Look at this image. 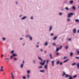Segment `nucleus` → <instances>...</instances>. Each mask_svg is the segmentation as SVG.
<instances>
[{
	"label": "nucleus",
	"instance_id": "f257e3e1",
	"mask_svg": "<svg viewBox=\"0 0 79 79\" xmlns=\"http://www.w3.org/2000/svg\"><path fill=\"white\" fill-rule=\"evenodd\" d=\"M0 71L1 72H3L4 71V69H3V66H1L0 69Z\"/></svg>",
	"mask_w": 79,
	"mask_h": 79
},
{
	"label": "nucleus",
	"instance_id": "f03ea898",
	"mask_svg": "<svg viewBox=\"0 0 79 79\" xmlns=\"http://www.w3.org/2000/svg\"><path fill=\"white\" fill-rule=\"evenodd\" d=\"M73 15V13H71L68 14V18H69L71 17V16H72Z\"/></svg>",
	"mask_w": 79,
	"mask_h": 79
},
{
	"label": "nucleus",
	"instance_id": "7ed1b4c3",
	"mask_svg": "<svg viewBox=\"0 0 79 79\" xmlns=\"http://www.w3.org/2000/svg\"><path fill=\"white\" fill-rule=\"evenodd\" d=\"M45 60H44L43 63L40 62V64L43 66V65H44V64H45Z\"/></svg>",
	"mask_w": 79,
	"mask_h": 79
},
{
	"label": "nucleus",
	"instance_id": "20e7f679",
	"mask_svg": "<svg viewBox=\"0 0 79 79\" xmlns=\"http://www.w3.org/2000/svg\"><path fill=\"white\" fill-rule=\"evenodd\" d=\"M11 76H12V79H15V78L14 77V76L13 75V74L12 73H11Z\"/></svg>",
	"mask_w": 79,
	"mask_h": 79
},
{
	"label": "nucleus",
	"instance_id": "39448f33",
	"mask_svg": "<svg viewBox=\"0 0 79 79\" xmlns=\"http://www.w3.org/2000/svg\"><path fill=\"white\" fill-rule=\"evenodd\" d=\"M52 66H54V60H52Z\"/></svg>",
	"mask_w": 79,
	"mask_h": 79
},
{
	"label": "nucleus",
	"instance_id": "423d86ee",
	"mask_svg": "<svg viewBox=\"0 0 79 79\" xmlns=\"http://www.w3.org/2000/svg\"><path fill=\"white\" fill-rule=\"evenodd\" d=\"M45 69H47V64H46L44 66V67Z\"/></svg>",
	"mask_w": 79,
	"mask_h": 79
},
{
	"label": "nucleus",
	"instance_id": "0eeeda50",
	"mask_svg": "<svg viewBox=\"0 0 79 79\" xmlns=\"http://www.w3.org/2000/svg\"><path fill=\"white\" fill-rule=\"evenodd\" d=\"M77 68L78 69H79V63H77Z\"/></svg>",
	"mask_w": 79,
	"mask_h": 79
},
{
	"label": "nucleus",
	"instance_id": "6e6552de",
	"mask_svg": "<svg viewBox=\"0 0 79 79\" xmlns=\"http://www.w3.org/2000/svg\"><path fill=\"white\" fill-rule=\"evenodd\" d=\"M69 60V59L66 60L64 61L63 63H66V62H67V61H68Z\"/></svg>",
	"mask_w": 79,
	"mask_h": 79
},
{
	"label": "nucleus",
	"instance_id": "1a4fd4ad",
	"mask_svg": "<svg viewBox=\"0 0 79 79\" xmlns=\"http://www.w3.org/2000/svg\"><path fill=\"white\" fill-rule=\"evenodd\" d=\"M5 60H8L7 61H9V60H10V59L8 58H6L5 59Z\"/></svg>",
	"mask_w": 79,
	"mask_h": 79
},
{
	"label": "nucleus",
	"instance_id": "9d476101",
	"mask_svg": "<svg viewBox=\"0 0 79 79\" xmlns=\"http://www.w3.org/2000/svg\"><path fill=\"white\" fill-rule=\"evenodd\" d=\"M38 59H39V60H41V62H42L43 60H42V58H40V57H38Z\"/></svg>",
	"mask_w": 79,
	"mask_h": 79
},
{
	"label": "nucleus",
	"instance_id": "9b49d317",
	"mask_svg": "<svg viewBox=\"0 0 79 79\" xmlns=\"http://www.w3.org/2000/svg\"><path fill=\"white\" fill-rule=\"evenodd\" d=\"M12 56H17V54L14 53L13 54Z\"/></svg>",
	"mask_w": 79,
	"mask_h": 79
},
{
	"label": "nucleus",
	"instance_id": "f8f14e48",
	"mask_svg": "<svg viewBox=\"0 0 79 79\" xmlns=\"http://www.w3.org/2000/svg\"><path fill=\"white\" fill-rule=\"evenodd\" d=\"M40 73H44V72L45 71V70H40Z\"/></svg>",
	"mask_w": 79,
	"mask_h": 79
},
{
	"label": "nucleus",
	"instance_id": "ddd939ff",
	"mask_svg": "<svg viewBox=\"0 0 79 79\" xmlns=\"http://www.w3.org/2000/svg\"><path fill=\"white\" fill-rule=\"evenodd\" d=\"M26 17L25 16V17H23V18H21L22 19H26Z\"/></svg>",
	"mask_w": 79,
	"mask_h": 79
},
{
	"label": "nucleus",
	"instance_id": "4468645a",
	"mask_svg": "<svg viewBox=\"0 0 79 79\" xmlns=\"http://www.w3.org/2000/svg\"><path fill=\"white\" fill-rule=\"evenodd\" d=\"M73 33H76V29H74L73 30Z\"/></svg>",
	"mask_w": 79,
	"mask_h": 79
},
{
	"label": "nucleus",
	"instance_id": "2eb2a0df",
	"mask_svg": "<svg viewBox=\"0 0 79 79\" xmlns=\"http://www.w3.org/2000/svg\"><path fill=\"white\" fill-rule=\"evenodd\" d=\"M64 75H65V76H66V73H65V72H64L63 73V74H62V76H64Z\"/></svg>",
	"mask_w": 79,
	"mask_h": 79
},
{
	"label": "nucleus",
	"instance_id": "dca6fc26",
	"mask_svg": "<svg viewBox=\"0 0 79 79\" xmlns=\"http://www.w3.org/2000/svg\"><path fill=\"white\" fill-rule=\"evenodd\" d=\"M13 55L11 56H10V59H11V60H12V59H13Z\"/></svg>",
	"mask_w": 79,
	"mask_h": 79
},
{
	"label": "nucleus",
	"instance_id": "f3484780",
	"mask_svg": "<svg viewBox=\"0 0 79 79\" xmlns=\"http://www.w3.org/2000/svg\"><path fill=\"white\" fill-rule=\"evenodd\" d=\"M52 54H50L49 56L51 58V59H52V58H53V57H52Z\"/></svg>",
	"mask_w": 79,
	"mask_h": 79
},
{
	"label": "nucleus",
	"instance_id": "a211bd4d",
	"mask_svg": "<svg viewBox=\"0 0 79 79\" xmlns=\"http://www.w3.org/2000/svg\"><path fill=\"white\" fill-rule=\"evenodd\" d=\"M59 50H60V48H57L56 49V52H58V51Z\"/></svg>",
	"mask_w": 79,
	"mask_h": 79
},
{
	"label": "nucleus",
	"instance_id": "6ab92c4d",
	"mask_svg": "<svg viewBox=\"0 0 79 79\" xmlns=\"http://www.w3.org/2000/svg\"><path fill=\"white\" fill-rule=\"evenodd\" d=\"M70 4H73V1H70Z\"/></svg>",
	"mask_w": 79,
	"mask_h": 79
},
{
	"label": "nucleus",
	"instance_id": "aec40b11",
	"mask_svg": "<svg viewBox=\"0 0 79 79\" xmlns=\"http://www.w3.org/2000/svg\"><path fill=\"white\" fill-rule=\"evenodd\" d=\"M23 64H22L21 65V66H20V68H23Z\"/></svg>",
	"mask_w": 79,
	"mask_h": 79
},
{
	"label": "nucleus",
	"instance_id": "412c9836",
	"mask_svg": "<svg viewBox=\"0 0 79 79\" xmlns=\"http://www.w3.org/2000/svg\"><path fill=\"white\" fill-rule=\"evenodd\" d=\"M65 9L67 11L69 10V8H68V7H65Z\"/></svg>",
	"mask_w": 79,
	"mask_h": 79
},
{
	"label": "nucleus",
	"instance_id": "4be33fe9",
	"mask_svg": "<svg viewBox=\"0 0 79 79\" xmlns=\"http://www.w3.org/2000/svg\"><path fill=\"white\" fill-rule=\"evenodd\" d=\"M56 38H57V36H55L53 39V40H56Z\"/></svg>",
	"mask_w": 79,
	"mask_h": 79
},
{
	"label": "nucleus",
	"instance_id": "5701e85b",
	"mask_svg": "<svg viewBox=\"0 0 79 79\" xmlns=\"http://www.w3.org/2000/svg\"><path fill=\"white\" fill-rule=\"evenodd\" d=\"M29 77H30V76L29 75V74H28L27 75V77L28 79H29Z\"/></svg>",
	"mask_w": 79,
	"mask_h": 79
},
{
	"label": "nucleus",
	"instance_id": "b1692460",
	"mask_svg": "<svg viewBox=\"0 0 79 79\" xmlns=\"http://www.w3.org/2000/svg\"><path fill=\"white\" fill-rule=\"evenodd\" d=\"M52 26H51L50 28H49V31H51V30H52Z\"/></svg>",
	"mask_w": 79,
	"mask_h": 79
},
{
	"label": "nucleus",
	"instance_id": "393cba45",
	"mask_svg": "<svg viewBox=\"0 0 79 79\" xmlns=\"http://www.w3.org/2000/svg\"><path fill=\"white\" fill-rule=\"evenodd\" d=\"M38 68H39V69H42V67L41 66H40L38 67Z\"/></svg>",
	"mask_w": 79,
	"mask_h": 79
},
{
	"label": "nucleus",
	"instance_id": "a878e982",
	"mask_svg": "<svg viewBox=\"0 0 79 79\" xmlns=\"http://www.w3.org/2000/svg\"><path fill=\"white\" fill-rule=\"evenodd\" d=\"M72 9H73V10H75L76 9V8L75 7V6H73L72 7Z\"/></svg>",
	"mask_w": 79,
	"mask_h": 79
},
{
	"label": "nucleus",
	"instance_id": "bb28decb",
	"mask_svg": "<svg viewBox=\"0 0 79 79\" xmlns=\"http://www.w3.org/2000/svg\"><path fill=\"white\" fill-rule=\"evenodd\" d=\"M2 40H3V41H5V40H6V39L5 38H2Z\"/></svg>",
	"mask_w": 79,
	"mask_h": 79
},
{
	"label": "nucleus",
	"instance_id": "cd10ccee",
	"mask_svg": "<svg viewBox=\"0 0 79 79\" xmlns=\"http://www.w3.org/2000/svg\"><path fill=\"white\" fill-rule=\"evenodd\" d=\"M75 21L76 22H77L78 23H79V20H78V19H75Z\"/></svg>",
	"mask_w": 79,
	"mask_h": 79
},
{
	"label": "nucleus",
	"instance_id": "c85d7f7f",
	"mask_svg": "<svg viewBox=\"0 0 79 79\" xmlns=\"http://www.w3.org/2000/svg\"><path fill=\"white\" fill-rule=\"evenodd\" d=\"M14 61H16V60H17V58L16 57H15L14 58Z\"/></svg>",
	"mask_w": 79,
	"mask_h": 79
},
{
	"label": "nucleus",
	"instance_id": "c756f323",
	"mask_svg": "<svg viewBox=\"0 0 79 79\" xmlns=\"http://www.w3.org/2000/svg\"><path fill=\"white\" fill-rule=\"evenodd\" d=\"M59 62L60 61L59 60L57 61L56 63V64H59Z\"/></svg>",
	"mask_w": 79,
	"mask_h": 79
},
{
	"label": "nucleus",
	"instance_id": "7c9ffc66",
	"mask_svg": "<svg viewBox=\"0 0 79 79\" xmlns=\"http://www.w3.org/2000/svg\"><path fill=\"white\" fill-rule=\"evenodd\" d=\"M73 53L72 52H71L70 53V55L71 56H73Z\"/></svg>",
	"mask_w": 79,
	"mask_h": 79
},
{
	"label": "nucleus",
	"instance_id": "2f4dec72",
	"mask_svg": "<svg viewBox=\"0 0 79 79\" xmlns=\"http://www.w3.org/2000/svg\"><path fill=\"white\" fill-rule=\"evenodd\" d=\"M29 37L30 38V40H32V37L29 36Z\"/></svg>",
	"mask_w": 79,
	"mask_h": 79
},
{
	"label": "nucleus",
	"instance_id": "473e14b6",
	"mask_svg": "<svg viewBox=\"0 0 79 79\" xmlns=\"http://www.w3.org/2000/svg\"><path fill=\"white\" fill-rule=\"evenodd\" d=\"M76 63H73L72 64V66H74V65H76Z\"/></svg>",
	"mask_w": 79,
	"mask_h": 79
},
{
	"label": "nucleus",
	"instance_id": "72a5a7b5",
	"mask_svg": "<svg viewBox=\"0 0 79 79\" xmlns=\"http://www.w3.org/2000/svg\"><path fill=\"white\" fill-rule=\"evenodd\" d=\"M69 77V75H65V77Z\"/></svg>",
	"mask_w": 79,
	"mask_h": 79
},
{
	"label": "nucleus",
	"instance_id": "f704fd0d",
	"mask_svg": "<svg viewBox=\"0 0 79 79\" xmlns=\"http://www.w3.org/2000/svg\"><path fill=\"white\" fill-rule=\"evenodd\" d=\"M48 44V43H47V42H46L45 44V46H47V45Z\"/></svg>",
	"mask_w": 79,
	"mask_h": 79
},
{
	"label": "nucleus",
	"instance_id": "c9c22d12",
	"mask_svg": "<svg viewBox=\"0 0 79 79\" xmlns=\"http://www.w3.org/2000/svg\"><path fill=\"white\" fill-rule=\"evenodd\" d=\"M27 73H28V74L29 73H30V70H27Z\"/></svg>",
	"mask_w": 79,
	"mask_h": 79
},
{
	"label": "nucleus",
	"instance_id": "e433bc0d",
	"mask_svg": "<svg viewBox=\"0 0 79 79\" xmlns=\"http://www.w3.org/2000/svg\"><path fill=\"white\" fill-rule=\"evenodd\" d=\"M77 77V76L76 75H75L73 76V78H75V77Z\"/></svg>",
	"mask_w": 79,
	"mask_h": 79
},
{
	"label": "nucleus",
	"instance_id": "4c0bfd02",
	"mask_svg": "<svg viewBox=\"0 0 79 79\" xmlns=\"http://www.w3.org/2000/svg\"><path fill=\"white\" fill-rule=\"evenodd\" d=\"M56 55H57V56H58V55H59V52H57L56 53Z\"/></svg>",
	"mask_w": 79,
	"mask_h": 79
},
{
	"label": "nucleus",
	"instance_id": "58836bf2",
	"mask_svg": "<svg viewBox=\"0 0 79 79\" xmlns=\"http://www.w3.org/2000/svg\"><path fill=\"white\" fill-rule=\"evenodd\" d=\"M65 49H68V46H66L65 47Z\"/></svg>",
	"mask_w": 79,
	"mask_h": 79
},
{
	"label": "nucleus",
	"instance_id": "ea45409f",
	"mask_svg": "<svg viewBox=\"0 0 79 79\" xmlns=\"http://www.w3.org/2000/svg\"><path fill=\"white\" fill-rule=\"evenodd\" d=\"M62 46H61L60 47V48H59V49H61V48H62Z\"/></svg>",
	"mask_w": 79,
	"mask_h": 79
},
{
	"label": "nucleus",
	"instance_id": "a19ab883",
	"mask_svg": "<svg viewBox=\"0 0 79 79\" xmlns=\"http://www.w3.org/2000/svg\"><path fill=\"white\" fill-rule=\"evenodd\" d=\"M26 37H30V36H29V35H26Z\"/></svg>",
	"mask_w": 79,
	"mask_h": 79
},
{
	"label": "nucleus",
	"instance_id": "79ce46f5",
	"mask_svg": "<svg viewBox=\"0 0 79 79\" xmlns=\"http://www.w3.org/2000/svg\"><path fill=\"white\" fill-rule=\"evenodd\" d=\"M33 63H34L35 64V63L36 62H35V60H33Z\"/></svg>",
	"mask_w": 79,
	"mask_h": 79
},
{
	"label": "nucleus",
	"instance_id": "37998d69",
	"mask_svg": "<svg viewBox=\"0 0 79 79\" xmlns=\"http://www.w3.org/2000/svg\"><path fill=\"white\" fill-rule=\"evenodd\" d=\"M10 53H14V51H12L10 52Z\"/></svg>",
	"mask_w": 79,
	"mask_h": 79
},
{
	"label": "nucleus",
	"instance_id": "c03bdc74",
	"mask_svg": "<svg viewBox=\"0 0 79 79\" xmlns=\"http://www.w3.org/2000/svg\"><path fill=\"white\" fill-rule=\"evenodd\" d=\"M60 65H62L63 64V63L62 62H60Z\"/></svg>",
	"mask_w": 79,
	"mask_h": 79
},
{
	"label": "nucleus",
	"instance_id": "a18cd8bd",
	"mask_svg": "<svg viewBox=\"0 0 79 79\" xmlns=\"http://www.w3.org/2000/svg\"><path fill=\"white\" fill-rule=\"evenodd\" d=\"M52 45H53L54 46H55V45H56V44H55V43H53V44H52Z\"/></svg>",
	"mask_w": 79,
	"mask_h": 79
},
{
	"label": "nucleus",
	"instance_id": "49530a36",
	"mask_svg": "<svg viewBox=\"0 0 79 79\" xmlns=\"http://www.w3.org/2000/svg\"><path fill=\"white\" fill-rule=\"evenodd\" d=\"M23 79H26V77H23Z\"/></svg>",
	"mask_w": 79,
	"mask_h": 79
},
{
	"label": "nucleus",
	"instance_id": "de8ad7c7",
	"mask_svg": "<svg viewBox=\"0 0 79 79\" xmlns=\"http://www.w3.org/2000/svg\"><path fill=\"white\" fill-rule=\"evenodd\" d=\"M77 54H78V55H79V51H77Z\"/></svg>",
	"mask_w": 79,
	"mask_h": 79
},
{
	"label": "nucleus",
	"instance_id": "09e8293b",
	"mask_svg": "<svg viewBox=\"0 0 79 79\" xmlns=\"http://www.w3.org/2000/svg\"><path fill=\"white\" fill-rule=\"evenodd\" d=\"M75 58L77 59H79V57H76Z\"/></svg>",
	"mask_w": 79,
	"mask_h": 79
},
{
	"label": "nucleus",
	"instance_id": "8fccbe9b",
	"mask_svg": "<svg viewBox=\"0 0 79 79\" xmlns=\"http://www.w3.org/2000/svg\"><path fill=\"white\" fill-rule=\"evenodd\" d=\"M71 40V38H69L68 40H69V41H70Z\"/></svg>",
	"mask_w": 79,
	"mask_h": 79
},
{
	"label": "nucleus",
	"instance_id": "3c124183",
	"mask_svg": "<svg viewBox=\"0 0 79 79\" xmlns=\"http://www.w3.org/2000/svg\"><path fill=\"white\" fill-rule=\"evenodd\" d=\"M51 36H53V34L51 33Z\"/></svg>",
	"mask_w": 79,
	"mask_h": 79
},
{
	"label": "nucleus",
	"instance_id": "603ef678",
	"mask_svg": "<svg viewBox=\"0 0 79 79\" xmlns=\"http://www.w3.org/2000/svg\"><path fill=\"white\" fill-rule=\"evenodd\" d=\"M65 58H67V57H65V56H64V58H63V59H65Z\"/></svg>",
	"mask_w": 79,
	"mask_h": 79
},
{
	"label": "nucleus",
	"instance_id": "864d4df0",
	"mask_svg": "<svg viewBox=\"0 0 79 79\" xmlns=\"http://www.w3.org/2000/svg\"><path fill=\"white\" fill-rule=\"evenodd\" d=\"M47 63H48V60H47Z\"/></svg>",
	"mask_w": 79,
	"mask_h": 79
},
{
	"label": "nucleus",
	"instance_id": "5fc2aeb1",
	"mask_svg": "<svg viewBox=\"0 0 79 79\" xmlns=\"http://www.w3.org/2000/svg\"><path fill=\"white\" fill-rule=\"evenodd\" d=\"M62 15V13H59V15Z\"/></svg>",
	"mask_w": 79,
	"mask_h": 79
},
{
	"label": "nucleus",
	"instance_id": "6e6d98bb",
	"mask_svg": "<svg viewBox=\"0 0 79 79\" xmlns=\"http://www.w3.org/2000/svg\"><path fill=\"white\" fill-rule=\"evenodd\" d=\"M1 57L2 58V57H3V54L1 55Z\"/></svg>",
	"mask_w": 79,
	"mask_h": 79
},
{
	"label": "nucleus",
	"instance_id": "4d7b16f0",
	"mask_svg": "<svg viewBox=\"0 0 79 79\" xmlns=\"http://www.w3.org/2000/svg\"><path fill=\"white\" fill-rule=\"evenodd\" d=\"M67 21H70V19H67Z\"/></svg>",
	"mask_w": 79,
	"mask_h": 79
},
{
	"label": "nucleus",
	"instance_id": "13d9d810",
	"mask_svg": "<svg viewBox=\"0 0 79 79\" xmlns=\"http://www.w3.org/2000/svg\"><path fill=\"white\" fill-rule=\"evenodd\" d=\"M40 51H41V52H42V51H43V50H42V49H40Z\"/></svg>",
	"mask_w": 79,
	"mask_h": 79
},
{
	"label": "nucleus",
	"instance_id": "bf43d9fd",
	"mask_svg": "<svg viewBox=\"0 0 79 79\" xmlns=\"http://www.w3.org/2000/svg\"><path fill=\"white\" fill-rule=\"evenodd\" d=\"M31 19H33V17H31Z\"/></svg>",
	"mask_w": 79,
	"mask_h": 79
},
{
	"label": "nucleus",
	"instance_id": "052dcab7",
	"mask_svg": "<svg viewBox=\"0 0 79 79\" xmlns=\"http://www.w3.org/2000/svg\"><path fill=\"white\" fill-rule=\"evenodd\" d=\"M39 47V45H37V46H36V47H37V48H38V47Z\"/></svg>",
	"mask_w": 79,
	"mask_h": 79
},
{
	"label": "nucleus",
	"instance_id": "680f3d73",
	"mask_svg": "<svg viewBox=\"0 0 79 79\" xmlns=\"http://www.w3.org/2000/svg\"><path fill=\"white\" fill-rule=\"evenodd\" d=\"M25 44V43H24L23 44V46Z\"/></svg>",
	"mask_w": 79,
	"mask_h": 79
},
{
	"label": "nucleus",
	"instance_id": "e2e57ef3",
	"mask_svg": "<svg viewBox=\"0 0 79 79\" xmlns=\"http://www.w3.org/2000/svg\"><path fill=\"white\" fill-rule=\"evenodd\" d=\"M77 32V33H79V30Z\"/></svg>",
	"mask_w": 79,
	"mask_h": 79
},
{
	"label": "nucleus",
	"instance_id": "0e129e2a",
	"mask_svg": "<svg viewBox=\"0 0 79 79\" xmlns=\"http://www.w3.org/2000/svg\"><path fill=\"white\" fill-rule=\"evenodd\" d=\"M44 52H45V53H47V51H44Z\"/></svg>",
	"mask_w": 79,
	"mask_h": 79
},
{
	"label": "nucleus",
	"instance_id": "69168bd1",
	"mask_svg": "<svg viewBox=\"0 0 79 79\" xmlns=\"http://www.w3.org/2000/svg\"><path fill=\"white\" fill-rule=\"evenodd\" d=\"M22 39H23V38H20V40H22Z\"/></svg>",
	"mask_w": 79,
	"mask_h": 79
},
{
	"label": "nucleus",
	"instance_id": "338daca9",
	"mask_svg": "<svg viewBox=\"0 0 79 79\" xmlns=\"http://www.w3.org/2000/svg\"><path fill=\"white\" fill-rule=\"evenodd\" d=\"M23 63H24V61H23Z\"/></svg>",
	"mask_w": 79,
	"mask_h": 79
},
{
	"label": "nucleus",
	"instance_id": "774afa93",
	"mask_svg": "<svg viewBox=\"0 0 79 79\" xmlns=\"http://www.w3.org/2000/svg\"><path fill=\"white\" fill-rule=\"evenodd\" d=\"M16 5H17L18 4V2H16Z\"/></svg>",
	"mask_w": 79,
	"mask_h": 79
}]
</instances>
